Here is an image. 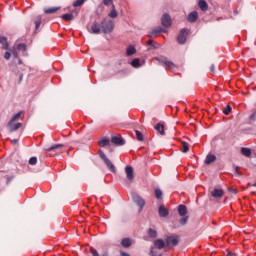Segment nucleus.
I'll return each instance as SVG.
<instances>
[{
	"label": "nucleus",
	"mask_w": 256,
	"mask_h": 256,
	"mask_svg": "<svg viewBox=\"0 0 256 256\" xmlns=\"http://www.w3.org/2000/svg\"><path fill=\"white\" fill-rule=\"evenodd\" d=\"M157 61L165 65V67H167L170 71H172V73H175V70H177V66L175 65V63L167 60L166 57L160 56L157 58Z\"/></svg>",
	"instance_id": "nucleus-1"
},
{
	"label": "nucleus",
	"mask_w": 256,
	"mask_h": 256,
	"mask_svg": "<svg viewBox=\"0 0 256 256\" xmlns=\"http://www.w3.org/2000/svg\"><path fill=\"white\" fill-rule=\"evenodd\" d=\"M101 31L104 33H111L113 31V21L104 19L101 23Z\"/></svg>",
	"instance_id": "nucleus-2"
},
{
	"label": "nucleus",
	"mask_w": 256,
	"mask_h": 256,
	"mask_svg": "<svg viewBox=\"0 0 256 256\" xmlns=\"http://www.w3.org/2000/svg\"><path fill=\"white\" fill-rule=\"evenodd\" d=\"M132 201L136 203V205L139 207V212L141 213L143 211V207H145V200H143L139 194L132 193Z\"/></svg>",
	"instance_id": "nucleus-3"
},
{
	"label": "nucleus",
	"mask_w": 256,
	"mask_h": 256,
	"mask_svg": "<svg viewBox=\"0 0 256 256\" xmlns=\"http://www.w3.org/2000/svg\"><path fill=\"white\" fill-rule=\"evenodd\" d=\"M187 41V29L183 28L177 37V42L179 45H185V42Z\"/></svg>",
	"instance_id": "nucleus-4"
},
{
	"label": "nucleus",
	"mask_w": 256,
	"mask_h": 256,
	"mask_svg": "<svg viewBox=\"0 0 256 256\" xmlns=\"http://www.w3.org/2000/svg\"><path fill=\"white\" fill-rule=\"evenodd\" d=\"M21 127H23V124L21 122H8L7 124V128L10 131V133H13L15 131H18V129H21Z\"/></svg>",
	"instance_id": "nucleus-5"
},
{
	"label": "nucleus",
	"mask_w": 256,
	"mask_h": 256,
	"mask_svg": "<svg viewBox=\"0 0 256 256\" xmlns=\"http://www.w3.org/2000/svg\"><path fill=\"white\" fill-rule=\"evenodd\" d=\"M171 23H172L171 16L168 13L162 15L161 24L163 27H171Z\"/></svg>",
	"instance_id": "nucleus-6"
},
{
	"label": "nucleus",
	"mask_w": 256,
	"mask_h": 256,
	"mask_svg": "<svg viewBox=\"0 0 256 256\" xmlns=\"http://www.w3.org/2000/svg\"><path fill=\"white\" fill-rule=\"evenodd\" d=\"M179 244V239L175 236H168L166 238V245L168 247H175Z\"/></svg>",
	"instance_id": "nucleus-7"
},
{
	"label": "nucleus",
	"mask_w": 256,
	"mask_h": 256,
	"mask_svg": "<svg viewBox=\"0 0 256 256\" xmlns=\"http://www.w3.org/2000/svg\"><path fill=\"white\" fill-rule=\"evenodd\" d=\"M225 195V191L223 189L215 188L211 192V196L214 197V199H221Z\"/></svg>",
	"instance_id": "nucleus-8"
},
{
	"label": "nucleus",
	"mask_w": 256,
	"mask_h": 256,
	"mask_svg": "<svg viewBox=\"0 0 256 256\" xmlns=\"http://www.w3.org/2000/svg\"><path fill=\"white\" fill-rule=\"evenodd\" d=\"M197 19H199V13H197V11H192L187 16L188 23H195Z\"/></svg>",
	"instance_id": "nucleus-9"
},
{
	"label": "nucleus",
	"mask_w": 256,
	"mask_h": 256,
	"mask_svg": "<svg viewBox=\"0 0 256 256\" xmlns=\"http://www.w3.org/2000/svg\"><path fill=\"white\" fill-rule=\"evenodd\" d=\"M125 173H126V177L129 181H133V179L135 178V174L133 172V167L131 166H126L125 167Z\"/></svg>",
	"instance_id": "nucleus-10"
},
{
	"label": "nucleus",
	"mask_w": 256,
	"mask_h": 256,
	"mask_svg": "<svg viewBox=\"0 0 256 256\" xmlns=\"http://www.w3.org/2000/svg\"><path fill=\"white\" fill-rule=\"evenodd\" d=\"M158 213H159L160 217H168L169 216V210L164 205L159 206Z\"/></svg>",
	"instance_id": "nucleus-11"
},
{
	"label": "nucleus",
	"mask_w": 256,
	"mask_h": 256,
	"mask_svg": "<svg viewBox=\"0 0 256 256\" xmlns=\"http://www.w3.org/2000/svg\"><path fill=\"white\" fill-rule=\"evenodd\" d=\"M154 247H156V249H165V247H167V244L165 243V241H163V239H156L154 241Z\"/></svg>",
	"instance_id": "nucleus-12"
},
{
	"label": "nucleus",
	"mask_w": 256,
	"mask_h": 256,
	"mask_svg": "<svg viewBox=\"0 0 256 256\" xmlns=\"http://www.w3.org/2000/svg\"><path fill=\"white\" fill-rule=\"evenodd\" d=\"M111 141L114 145H125V140H123L121 136H114L112 137Z\"/></svg>",
	"instance_id": "nucleus-13"
},
{
	"label": "nucleus",
	"mask_w": 256,
	"mask_h": 256,
	"mask_svg": "<svg viewBox=\"0 0 256 256\" xmlns=\"http://www.w3.org/2000/svg\"><path fill=\"white\" fill-rule=\"evenodd\" d=\"M61 7H50V8H44V13L46 15H53V13H57V11H60Z\"/></svg>",
	"instance_id": "nucleus-14"
},
{
	"label": "nucleus",
	"mask_w": 256,
	"mask_h": 256,
	"mask_svg": "<svg viewBox=\"0 0 256 256\" xmlns=\"http://www.w3.org/2000/svg\"><path fill=\"white\" fill-rule=\"evenodd\" d=\"M159 33H165V29L161 26H158L156 28H154L150 33H149V37H155V35L159 34Z\"/></svg>",
	"instance_id": "nucleus-15"
},
{
	"label": "nucleus",
	"mask_w": 256,
	"mask_h": 256,
	"mask_svg": "<svg viewBox=\"0 0 256 256\" xmlns=\"http://www.w3.org/2000/svg\"><path fill=\"white\" fill-rule=\"evenodd\" d=\"M0 43L2 45V49H4L5 51H9V42L7 41V37L1 36Z\"/></svg>",
	"instance_id": "nucleus-16"
},
{
	"label": "nucleus",
	"mask_w": 256,
	"mask_h": 256,
	"mask_svg": "<svg viewBox=\"0 0 256 256\" xmlns=\"http://www.w3.org/2000/svg\"><path fill=\"white\" fill-rule=\"evenodd\" d=\"M41 21H43V17L41 15L35 16L33 22L35 24L36 31L41 27Z\"/></svg>",
	"instance_id": "nucleus-17"
},
{
	"label": "nucleus",
	"mask_w": 256,
	"mask_h": 256,
	"mask_svg": "<svg viewBox=\"0 0 256 256\" xmlns=\"http://www.w3.org/2000/svg\"><path fill=\"white\" fill-rule=\"evenodd\" d=\"M178 213L180 217H186L187 216V206L181 204L178 206Z\"/></svg>",
	"instance_id": "nucleus-18"
},
{
	"label": "nucleus",
	"mask_w": 256,
	"mask_h": 256,
	"mask_svg": "<svg viewBox=\"0 0 256 256\" xmlns=\"http://www.w3.org/2000/svg\"><path fill=\"white\" fill-rule=\"evenodd\" d=\"M217 157L213 154H208L205 159L206 165H211V163H215Z\"/></svg>",
	"instance_id": "nucleus-19"
},
{
	"label": "nucleus",
	"mask_w": 256,
	"mask_h": 256,
	"mask_svg": "<svg viewBox=\"0 0 256 256\" xmlns=\"http://www.w3.org/2000/svg\"><path fill=\"white\" fill-rule=\"evenodd\" d=\"M105 165L108 167V169L112 172L115 173V165H113V162L109 160V158H105L104 160Z\"/></svg>",
	"instance_id": "nucleus-20"
},
{
	"label": "nucleus",
	"mask_w": 256,
	"mask_h": 256,
	"mask_svg": "<svg viewBox=\"0 0 256 256\" xmlns=\"http://www.w3.org/2000/svg\"><path fill=\"white\" fill-rule=\"evenodd\" d=\"M92 33H94L95 35H99V33H101V25H99L97 22H94L92 27Z\"/></svg>",
	"instance_id": "nucleus-21"
},
{
	"label": "nucleus",
	"mask_w": 256,
	"mask_h": 256,
	"mask_svg": "<svg viewBox=\"0 0 256 256\" xmlns=\"http://www.w3.org/2000/svg\"><path fill=\"white\" fill-rule=\"evenodd\" d=\"M198 7L201 9V11H207L209 9V4L205 0H199Z\"/></svg>",
	"instance_id": "nucleus-22"
},
{
	"label": "nucleus",
	"mask_w": 256,
	"mask_h": 256,
	"mask_svg": "<svg viewBox=\"0 0 256 256\" xmlns=\"http://www.w3.org/2000/svg\"><path fill=\"white\" fill-rule=\"evenodd\" d=\"M137 53V50L135 49V46H128L126 49V55L127 57H131V55H135Z\"/></svg>",
	"instance_id": "nucleus-23"
},
{
	"label": "nucleus",
	"mask_w": 256,
	"mask_h": 256,
	"mask_svg": "<svg viewBox=\"0 0 256 256\" xmlns=\"http://www.w3.org/2000/svg\"><path fill=\"white\" fill-rule=\"evenodd\" d=\"M155 129L158 131V133H160V135H165V126H163V124H156Z\"/></svg>",
	"instance_id": "nucleus-24"
},
{
	"label": "nucleus",
	"mask_w": 256,
	"mask_h": 256,
	"mask_svg": "<svg viewBox=\"0 0 256 256\" xmlns=\"http://www.w3.org/2000/svg\"><path fill=\"white\" fill-rule=\"evenodd\" d=\"M109 143H110L109 138L104 137V138H102V139L98 142V145H99L100 147H107V145H109Z\"/></svg>",
	"instance_id": "nucleus-25"
},
{
	"label": "nucleus",
	"mask_w": 256,
	"mask_h": 256,
	"mask_svg": "<svg viewBox=\"0 0 256 256\" xmlns=\"http://www.w3.org/2000/svg\"><path fill=\"white\" fill-rule=\"evenodd\" d=\"M148 237H150V239H157V230H155L153 228H149L148 229Z\"/></svg>",
	"instance_id": "nucleus-26"
},
{
	"label": "nucleus",
	"mask_w": 256,
	"mask_h": 256,
	"mask_svg": "<svg viewBox=\"0 0 256 256\" xmlns=\"http://www.w3.org/2000/svg\"><path fill=\"white\" fill-rule=\"evenodd\" d=\"M61 19H63L64 21H73L75 19V16L71 13H68V14L62 15Z\"/></svg>",
	"instance_id": "nucleus-27"
},
{
	"label": "nucleus",
	"mask_w": 256,
	"mask_h": 256,
	"mask_svg": "<svg viewBox=\"0 0 256 256\" xmlns=\"http://www.w3.org/2000/svg\"><path fill=\"white\" fill-rule=\"evenodd\" d=\"M117 10H115V4H112V10L110 11V13L108 14V16L111 18V19H115L117 18Z\"/></svg>",
	"instance_id": "nucleus-28"
},
{
	"label": "nucleus",
	"mask_w": 256,
	"mask_h": 256,
	"mask_svg": "<svg viewBox=\"0 0 256 256\" xmlns=\"http://www.w3.org/2000/svg\"><path fill=\"white\" fill-rule=\"evenodd\" d=\"M21 115H23V111H20L16 113L14 116H12V118L10 119V122L15 123V121H19V119H21Z\"/></svg>",
	"instance_id": "nucleus-29"
},
{
	"label": "nucleus",
	"mask_w": 256,
	"mask_h": 256,
	"mask_svg": "<svg viewBox=\"0 0 256 256\" xmlns=\"http://www.w3.org/2000/svg\"><path fill=\"white\" fill-rule=\"evenodd\" d=\"M121 245L122 247H125V248L131 247V239L129 238L122 239Z\"/></svg>",
	"instance_id": "nucleus-30"
},
{
	"label": "nucleus",
	"mask_w": 256,
	"mask_h": 256,
	"mask_svg": "<svg viewBox=\"0 0 256 256\" xmlns=\"http://www.w3.org/2000/svg\"><path fill=\"white\" fill-rule=\"evenodd\" d=\"M241 154L244 156V157H251V150L249 148H241Z\"/></svg>",
	"instance_id": "nucleus-31"
},
{
	"label": "nucleus",
	"mask_w": 256,
	"mask_h": 256,
	"mask_svg": "<svg viewBox=\"0 0 256 256\" xmlns=\"http://www.w3.org/2000/svg\"><path fill=\"white\" fill-rule=\"evenodd\" d=\"M181 151H182V153H188L189 152V143L182 142L181 143Z\"/></svg>",
	"instance_id": "nucleus-32"
},
{
	"label": "nucleus",
	"mask_w": 256,
	"mask_h": 256,
	"mask_svg": "<svg viewBox=\"0 0 256 256\" xmlns=\"http://www.w3.org/2000/svg\"><path fill=\"white\" fill-rule=\"evenodd\" d=\"M131 65L135 69H139V67H141V62H140L139 58L132 60Z\"/></svg>",
	"instance_id": "nucleus-33"
},
{
	"label": "nucleus",
	"mask_w": 256,
	"mask_h": 256,
	"mask_svg": "<svg viewBox=\"0 0 256 256\" xmlns=\"http://www.w3.org/2000/svg\"><path fill=\"white\" fill-rule=\"evenodd\" d=\"M16 50L25 53L27 51V45L20 43L16 46Z\"/></svg>",
	"instance_id": "nucleus-34"
},
{
	"label": "nucleus",
	"mask_w": 256,
	"mask_h": 256,
	"mask_svg": "<svg viewBox=\"0 0 256 256\" xmlns=\"http://www.w3.org/2000/svg\"><path fill=\"white\" fill-rule=\"evenodd\" d=\"M10 53H12L14 59H17L19 58V53L17 52V48L16 47H13L11 49H9Z\"/></svg>",
	"instance_id": "nucleus-35"
},
{
	"label": "nucleus",
	"mask_w": 256,
	"mask_h": 256,
	"mask_svg": "<svg viewBox=\"0 0 256 256\" xmlns=\"http://www.w3.org/2000/svg\"><path fill=\"white\" fill-rule=\"evenodd\" d=\"M155 197H156V199H162L163 191H161V189H159V188L155 189Z\"/></svg>",
	"instance_id": "nucleus-36"
},
{
	"label": "nucleus",
	"mask_w": 256,
	"mask_h": 256,
	"mask_svg": "<svg viewBox=\"0 0 256 256\" xmlns=\"http://www.w3.org/2000/svg\"><path fill=\"white\" fill-rule=\"evenodd\" d=\"M189 221V216H182V218L179 220L180 225H187V222Z\"/></svg>",
	"instance_id": "nucleus-37"
},
{
	"label": "nucleus",
	"mask_w": 256,
	"mask_h": 256,
	"mask_svg": "<svg viewBox=\"0 0 256 256\" xmlns=\"http://www.w3.org/2000/svg\"><path fill=\"white\" fill-rule=\"evenodd\" d=\"M85 3V0H76L73 2V7H81Z\"/></svg>",
	"instance_id": "nucleus-38"
},
{
	"label": "nucleus",
	"mask_w": 256,
	"mask_h": 256,
	"mask_svg": "<svg viewBox=\"0 0 256 256\" xmlns=\"http://www.w3.org/2000/svg\"><path fill=\"white\" fill-rule=\"evenodd\" d=\"M61 147H63V144H55L48 148L47 151H54V149H61Z\"/></svg>",
	"instance_id": "nucleus-39"
},
{
	"label": "nucleus",
	"mask_w": 256,
	"mask_h": 256,
	"mask_svg": "<svg viewBox=\"0 0 256 256\" xmlns=\"http://www.w3.org/2000/svg\"><path fill=\"white\" fill-rule=\"evenodd\" d=\"M135 133H136V137H137V140L138 141H143V133H141L139 130H136L135 131Z\"/></svg>",
	"instance_id": "nucleus-40"
},
{
	"label": "nucleus",
	"mask_w": 256,
	"mask_h": 256,
	"mask_svg": "<svg viewBox=\"0 0 256 256\" xmlns=\"http://www.w3.org/2000/svg\"><path fill=\"white\" fill-rule=\"evenodd\" d=\"M29 165H37V157H31L29 159Z\"/></svg>",
	"instance_id": "nucleus-41"
},
{
	"label": "nucleus",
	"mask_w": 256,
	"mask_h": 256,
	"mask_svg": "<svg viewBox=\"0 0 256 256\" xmlns=\"http://www.w3.org/2000/svg\"><path fill=\"white\" fill-rule=\"evenodd\" d=\"M4 59H6V61H9V59H11V52L6 51L4 54Z\"/></svg>",
	"instance_id": "nucleus-42"
},
{
	"label": "nucleus",
	"mask_w": 256,
	"mask_h": 256,
	"mask_svg": "<svg viewBox=\"0 0 256 256\" xmlns=\"http://www.w3.org/2000/svg\"><path fill=\"white\" fill-rule=\"evenodd\" d=\"M224 115H229V113H231V106H227L224 110H223Z\"/></svg>",
	"instance_id": "nucleus-43"
},
{
	"label": "nucleus",
	"mask_w": 256,
	"mask_h": 256,
	"mask_svg": "<svg viewBox=\"0 0 256 256\" xmlns=\"http://www.w3.org/2000/svg\"><path fill=\"white\" fill-rule=\"evenodd\" d=\"M99 156L101 157V159L103 161H105V159H107V156L105 155V153L102 152V150H99Z\"/></svg>",
	"instance_id": "nucleus-44"
},
{
	"label": "nucleus",
	"mask_w": 256,
	"mask_h": 256,
	"mask_svg": "<svg viewBox=\"0 0 256 256\" xmlns=\"http://www.w3.org/2000/svg\"><path fill=\"white\" fill-rule=\"evenodd\" d=\"M103 4L106 6L113 5V1L112 0H103Z\"/></svg>",
	"instance_id": "nucleus-45"
},
{
	"label": "nucleus",
	"mask_w": 256,
	"mask_h": 256,
	"mask_svg": "<svg viewBox=\"0 0 256 256\" xmlns=\"http://www.w3.org/2000/svg\"><path fill=\"white\" fill-rule=\"evenodd\" d=\"M210 72L212 73V75L215 74V65H214V64H212V65L210 66Z\"/></svg>",
	"instance_id": "nucleus-46"
},
{
	"label": "nucleus",
	"mask_w": 256,
	"mask_h": 256,
	"mask_svg": "<svg viewBox=\"0 0 256 256\" xmlns=\"http://www.w3.org/2000/svg\"><path fill=\"white\" fill-rule=\"evenodd\" d=\"M148 45L149 47H155V42H153V40H149Z\"/></svg>",
	"instance_id": "nucleus-47"
},
{
	"label": "nucleus",
	"mask_w": 256,
	"mask_h": 256,
	"mask_svg": "<svg viewBox=\"0 0 256 256\" xmlns=\"http://www.w3.org/2000/svg\"><path fill=\"white\" fill-rule=\"evenodd\" d=\"M256 119V113H253L252 115H250V121H255Z\"/></svg>",
	"instance_id": "nucleus-48"
},
{
	"label": "nucleus",
	"mask_w": 256,
	"mask_h": 256,
	"mask_svg": "<svg viewBox=\"0 0 256 256\" xmlns=\"http://www.w3.org/2000/svg\"><path fill=\"white\" fill-rule=\"evenodd\" d=\"M11 181H13V176L7 178V183H11Z\"/></svg>",
	"instance_id": "nucleus-49"
},
{
	"label": "nucleus",
	"mask_w": 256,
	"mask_h": 256,
	"mask_svg": "<svg viewBox=\"0 0 256 256\" xmlns=\"http://www.w3.org/2000/svg\"><path fill=\"white\" fill-rule=\"evenodd\" d=\"M121 256H131V255H129V253H126V252H121Z\"/></svg>",
	"instance_id": "nucleus-50"
},
{
	"label": "nucleus",
	"mask_w": 256,
	"mask_h": 256,
	"mask_svg": "<svg viewBox=\"0 0 256 256\" xmlns=\"http://www.w3.org/2000/svg\"><path fill=\"white\" fill-rule=\"evenodd\" d=\"M17 141H18L17 139H13V140H12V144H13V145L17 144Z\"/></svg>",
	"instance_id": "nucleus-51"
},
{
	"label": "nucleus",
	"mask_w": 256,
	"mask_h": 256,
	"mask_svg": "<svg viewBox=\"0 0 256 256\" xmlns=\"http://www.w3.org/2000/svg\"><path fill=\"white\" fill-rule=\"evenodd\" d=\"M232 193H237V191L235 189H232Z\"/></svg>",
	"instance_id": "nucleus-52"
},
{
	"label": "nucleus",
	"mask_w": 256,
	"mask_h": 256,
	"mask_svg": "<svg viewBox=\"0 0 256 256\" xmlns=\"http://www.w3.org/2000/svg\"><path fill=\"white\" fill-rule=\"evenodd\" d=\"M252 187H256V182L254 184H252Z\"/></svg>",
	"instance_id": "nucleus-53"
},
{
	"label": "nucleus",
	"mask_w": 256,
	"mask_h": 256,
	"mask_svg": "<svg viewBox=\"0 0 256 256\" xmlns=\"http://www.w3.org/2000/svg\"><path fill=\"white\" fill-rule=\"evenodd\" d=\"M234 13L237 15V10H234Z\"/></svg>",
	"instance_id": "nucleus-54"
},
{
	"label": "nucleus",
	"mask_w": 256,
	"mask_h": 256,
	"mask_svg": "<svg viewBox=\"0 0 256 256\" xmlns=\"http://www.w3.org/2000/svg\"><path fill=\"white\" fill-rule=\"evenodd\" d=\"M19 63L21 64V60H19Z\"/></svg>",
	"instance_id": "nucleus-55"
}]
</instances>
